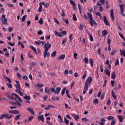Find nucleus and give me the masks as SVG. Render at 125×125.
<instances>
[{
  "label": "nucleus",
  "instance_id": "6e6d98bb",
  "mask_svg": "<svg viewBox=\"0 0 125 125\" xmlns=\"http://www.w3.org/2000/svg\"><path fill=\"white\" fill-rule=\"evenodd\" d=\"M115 124H116V120H114L111 122L110 125H114Z\"/></svg>",
  "mask_w": 125,
  "mask_h": 125
},
{
  "label": "nucleus",
  "instance_id": "5701e85b",
  "mask_svg": "<svg viewBox=\"0 0 125 125\" xmlns=\"http://www.w3.org/2000/svg\"><path fill=\"white\" fill-rule=\"evenodd\" d=\"M95 14L97 16H99L100 19H102V16H101V13L100 12H95Z\"/></svg>",
  "mask_w": 125,
  "mask_h": 125
},
{
  "label": "nucleus",
  "instance_id": "f3484780",
  "mask_svg": "<svg viewBox=\"0 0 125 125\" xmlns=\"http://www.w3.org/2000/svg\"><path fill=\"white\" fill-rule=\"evenodd\" d=\"M105 73L108 77H110V70H109L108 69L106 68L104 70Z\"/></svg>",
  "mask_w": 125,
  "mask_h": 125
},
{
  "label": "nucleus",
  "instance_id": "680f3d73",
  "mask_svg": "<svg viewBox=\"0 0 125 125\" xmlns=\"http://www.w3.org/2000/svg\"><path fill=\"white\" fill-rule=\"evenodd\" d=\"M101 93H102V91H100L97 95L98 97H100V96H101Z\"/></svg>",
  "mask_w": 125,
  "mask_h": 125
},
{
  "label": "nucleus",
  "instance_id": "b1692460",
  "mask_svg": "<svg viewBox=\"0 0 125 125\" xmlns=\"http://www.w3.org/2000/svg\"><path fill=\"white\" fill-rule=\"evenodd\" d=\"M99 102V101L97 99H95L93 101L94 105H98V103Z\"/></svg>",
  "mask_w": 125,
  "mask_h": 125
},
{
  "label": "nucleus",
  "instance_id": "a18cd8bd",
  "mask_svg": "<svg viewBox=\"0 0 125 125\" xmlns=\"http://www.w3.org/2000/svg\"><path fill=\"white\" fill-rule=\"evenodd\" d=\"M73 117L75 118L76 121H78L80 119V117L78 115H73Z\"/></svg>",
  "mask_w": 125,
  "mask_h": 125
},
{
  "label": "nucleus",
  "instance_id": "49530a36",
  "mask_svg": "<svg viewBox=\"0 0 125 125\" xmlns=\"http://www.w3.org/2000/svg\"><path fill=\"white\" fill-rule=\"evenodd\" d=\"M74 59H78V54L75 53L73 54Z\"/></svg>",
  "mask_w": 125,
  "mask_h": 125
},
{
  "label": "nucleus",
  "instance_id": "3c124183",
  "mask_svg": "<svg viewBox=\"0 0 125 125\" xmlns=\"http://www.w3.org/2000/svg\"><path fill=\"white\" fill-rule=\"evenodd\" d=\"M82 120L83 122H84L85 123H86V122H88V119L85 118H82Z\"/></svg>",
  "mask_w": 125,
  "mask_h": 125
},
{
  "label": "nucleus",
  "instance_id": "1a4fd4ad",
  "mask_svg": "<svg viewBox=\"0 0 125 125\" xmlns=\"http://www.w3.org/2000/svg\"><path fill=\"white\" fill-rule=\"evenodd\" d=\"M1 21H3V24L4 25H8V23H7V19L4 18V19L1 18L0 19Z\"/></svg>",
  "mask_w": 125,
  "mask_h": 125
},
{
  "label": "nucleus",
  "instance_id": "7ed1b4c3",
  "mask_svg": "<svg viewBox=\"0 0 125 125\" xmlns=\"http://www.w3.org/2000/svg\"><path fill=\"white\" fill-rule=\"evenodd\" d=\"M51 47V44H50L48 42H47L44 45V48H45V50H47L48 51V49H50Z\"/></svg>",
  "mask_w": 125,
  "mask_h": 125
},
{
  "label": "nucleus",
  "instance_id": "bf43d9fd",
  "mask_svg": "<svg viewBox=\"0 0 125 125\" xmlns=\"http://www.w3.org/2000/svg\"><path fill=\"white\" fill-rule=\"evenodd\" d=\"M9 32L10 33L13 31V28L10 27L8 28Z\"/></svg>",
  "mask_w": 125,
  "mask_h": 125
},
{
  "label": "nucleus",
  "instance_id": "37998d69",
  "mask_svg": "<svg viewBox=\"0 0 125 125\" xmlns=\"http://www.w3.org/2000/svg\"><path fill=\"white\" fill-rule=\"evenodd\" d=\"M83 24L80 23V26H79V30L80 31H82V30H83Z\"/></svg>",
  "mask_w": 125,
  "mask_h": 125
},
{
  "label": "nucleus",
  "instance_id": "774afa93",
  "mask_svg": "<svg viewBox=\"0 0 125 125\" xmlns=\"http://www.w3.org/2000/svg\"><path fill=\"white\" fill-rule=\"evenodd\" d=\"M84 62H86V63H88V58H84Z\"/></svg>",
  "mask_w": 125,
  "mask_h": 125
},
{
  "label": "nucleus",
  "instance_id": "2eb2a0df",
  "mask_svg": "<svg viewBox=\"0 0 125 125\" xmlns=\"http://www.w3.org/2000/svg\"><path fill=\"white\" fill-rule=\"evenodd\" d=\"M27 111H29L32 115H35V112H34V110L32 109L31 108H27Z\"/></svg>",
  "mask_w": 125,
  "mask_h": 125
},
{
  "label": "nucleus",
  "instance_id": "4be33fe9",
  "mask_svg": "<svg viewBox=\"0 0 125 125\" xmlns=\"http://www.w3.org/2000/svg\"><path fill=\"white\" fill-rule=\"evenodd\" d=\"M45 93H46L47 94H49V93H50V91L49 90L48 87H46L45 88Z\"/></svg>",
  "mask_w": 125,
  "mask_h": 125
},
{
  "label": "nucleus",
  "instance_id": "09e8293b",
  "mask_svg": "<svg viewBox=\"0 0 125 125\" xmlns=\"http://www.w3.org/2000/svg\"><path fill=\"white\" fill-rule=\"evenodd\" d=\"M62 35H63V36H66L67 35V31H63L61 32Z\"/></svg>",
  "mask_w": 125,
  "mask_h": 125
},
{
  "label": "nucleus",
  "instance_id": "f704fd0d",
  "mask_svg": "<svg viewBox=\"0 0 125 125\" xmlns=\"http://www.w3.org/2000/svg\"><path fill=\"white\" fill-rule=\"evenodd\" d=\"M16 83H17V84L15 85L16 88L20 87V83H19V82H18V81H16Z\"/></svg>",
  "mask_w": 125,
  "mask_h": 125
},
{
  "label": "nucleus",
  "instance_id": "f8f14e48",
  "mask_svg": "<svg viewBox=\"0 0 125 125\" xmlns=\"http://www.w3.org/2000/svg\"><path fill=\"white\" fill-rule=\"evenodd\" d=\"M50 108H53V109H54V108H55V106L48 104L47 107L44 108V109L47 110H49Z\"/></svg>",
  "mask_w": 125,
  "mask_h": 125
},
{
  "label": "nucleus",
  "instance_id": "393cba45",
  "mask_svg": "<svg viewBox=\"0 0 125 125\" xmlns=\"http://www.w3.org/2000/svg\"><path fill=\"white\" fill-rule=\"evenodd\" d=\"M111 95L113 98H114V100H116V99L117 98V96L115 95V93H114L113 90H112L111 91Z\"/></svg>",
  "mask_w": 125,
  "mask_h": 125
},
{
  "label": "nucleus",
  "instance_id": "864d4df0",
  "mask_svg": "<svg viewBox=\"0 0 125 125\" xmlns=\"http://www.w3.org/2000/svg\"><path fill=\"white\" fill-rule=\"evenodd\" d=\"M8 44H9V45H10V46H14V45H15V43H11L10 42H8Z\"/></svg>",
  "mask_w": 125,
  "mask_h": 125
},
{
  "label": "nucleus",
  "instance_id": "bb28decb",
  "mask_svg": "<svg viewBox=\"0 0 125 125\" xmlns=\"http://www.w3.org/2000/svg\"><path fill=\"white\" fill-rule=\"evenodd\" d=\"M107 34H108V32H107L106 30H104L102 32V36H103V37H104V36H106V35H107Z\"/></svg>",
  "mask_w": 125,
  "mask_h": 125
},
{
  "label": "nucleus",
  "instance_id": "4d7b16f0",
  "mask_svg": "<svg viewBox=\"0 0 125 125\" xmlns=\"http://www.w3.org/2000/svg\"><path fill=\"white\" fill-rule=\"evenodd\" d=\"M70 3H71L73 6H76V3H75L74 1H70Z\"/></svg>",
  "mask_w": 125,
  "mask_h": 125
},
{
  "label": "nucleus",
  "instance_id": "de8ad7c7",
  "mask_svg": "<svg viewBox=\"0 0 125 125\" xmlns=\"http://www.w3.org/2000/svg\"><path fill=\"white\" fill-rule=\"evenodd\" d=\"M84 74L83 76L82 77V79L83 80H84V79H85V77H86V71H84Z\"/></svg>",
  "mask_w": 125,
  "mask_h": 125
},
{
  "label": "nucleus",
  "instance_id": "c756f323",
  "mask_svg": "<svg viewBox=\"0 0 125 125\" xmlns=\"http://www.w3.org/2000/svg\"><path fill=\"white\" fill-rule=\"evenodd\" d=\"M30 48L31 49H32V50H33V51H34V52L36 53V54H38V53L37 52V50L36 49V48H34V46L31 45L30 46Z\"/></svg>",
  "mask_w": 125,
  "mask_h": 125
},
{
  "label": "nucleus",
  "instance_id": "052dcab7",
  "mask_svg": "<svg viewBox=\"0 0 125 125\" xmlns=\"http://www.w3.org/2000/svg\"><path fill=\"white\" fill-rule=\"evenodd\" d=\"M104 85H103V87H106V83H107V80H105L104 81Z\"/></svg>",
  "mask_w": 125,
  "mask_h": 125
},
{
  "label": "nucleus",
  "instance_id": "4468645a",
  "mask_svg": "<svg viewBox=\"0 0 125 125\" xmlns=\"http://www.w3.org/2000/svg\"><path fill=\"white\" fill-rule=\"evenodd\" d=\"M125 4H120L119 6L120 7L121 12H124L125 11V8H124Z\"/></svg>",
  "mask_w": 125,
  "mask_h": 125
},
{
  "label": "nucleus",
  "instance_id": "5fc2aeb1",
  "mask_svg": "<svg viewBox=\"0 0 125 125\" xmlns=\"http://www.w3.org/2000/svg\"><path fill=\"white\" fill-rule=\"evenodd\" d=\"M73 20H74V21H77V17H76L75 14H73Z\"/></svg>",
  "mask_w": 125,
  "mask_h": 125
},
{
  "label": "nucleus",
  "instance_id": "f03ea898",
  "mask_svg": "<svg viewBox=\"0 0 125 125\" xmlns=\"http://www.w3.org/2000/svg\"><path fill=\"white\" fill-rule=\"evenodd\" d=\"M88 15V18L89 19V23L91 25V26H93V25H97V23H96V22H95V21H94L93 19H92V15L90 14V13L88 12L87 13Z\"/></svg>",
  "mask_w": 125,
  "mask_h": 125
},
{
  "label": "nucleus",
  "instance_id": "e433bc0d",
  "mask_svg": "<svg viewBox=\"0 0 125 125\" xmlns=\"http://www.w3.org/2000/svg\"><path fill=\"white\" fill-rule=\"evenodd\" d=\"M64 123L65 124V125H69V120H68L67 119H66V118H64Z\"/></svg>",
  "mask_w": 125,
  "mask_h": 125
},
{
  "label": "nucleus",
  "instance_id": "f257e3e1",
  "mask_svg": "<svg viewBox=\"0 0 125 125\" xmlns=\"http://www.w3.org/2000/svg\"><path fill=\"white\" fill-rule=\"evenodd\" d=\"M91 83H92V78L89 77L88 79H87L85 82L84 90L83 92V94H85L86 93V91L88 90V85H90Z\"/></svg>",
  "mask_w": 125,
  "mask_h": 125
},
{
  "label": "nucleus",
  "instance_id": "13d9d810",
  "mask_svg": "<svg viewBox=\"0 0 125 125\" xmlns=\"http://www.w3.org/2000/svg\"><path fill=\"white\" fill-rule=\"evenodd\" d=\"M89 39L91 42H93V37L90 35L89 36Z\"/></svg>",
  "mask_w": 125,
  "mask_h": 125
},
{
  "label": "nucleus",
  "instance_id": "0e129e2a",
  "mask_svg": "<svg viewBox=\"0 0 125 125\" xmlns=\"http://www.w3.org/2000/svg\"><path fill=\"white\" fill-rule=\"evenodd\" d=\"M50 90L51 92H55V89L54 88H50Z\"/></svg>",
  "mask_w": 125,
  "mask_h": 125
},
{
  "label": "nucleus",
  "instance_id": "338daca9",
  "mask_svg": "<svg viewBox=\"0 0 125 125\" xmlns=\"http://www.w3.org/2000/svg\"><path fill=\"white\" fill-rule=\"evenodd\" d=\"M7 6H9V7H13V4H10V3H8L7 4Z\"/></svg>",
  "mask_w": 125,
  "mask_h": 125
},
{
  "label": "nucleus",
  "instance_id": "aec40b11",
  "mask_svg": "<svg viewBox=\"0 0 125 125\" xmlns=\"http://www.w3.org/2000/svg\"><path fill=\"white\" fill-rule=\"evenodd\" d=\"M107 120H108V121H114L115 119L114 118V116H109L107 118Z\"/></svg>",
  "mask_w": 125,
  "mask_h": 125
},
{
  "label": "nucleus",
  "instance_id": "79ce46f5",
  "mask_svg": "<svg viewBox=\"0 0 125 125\" xmlns=\"http://www.w3.org/2000/svg\"><path fill=\"white\" fill-rule=\"evenodd\" d=\"M8 88H12V84L10 83H7Z\"/></svg>",
  "mask_w": 125,
  "mask_h": 125
},
{
  "label": "nucleus",
  "instance_id": "ea45409f",
  "mask_svg": "<svg viewBox=\"0 0 125 125\" xmlns=\"http://www.w3.org/2000/svg\"><path fill=\"white\" fill-rule=\"evenodd\" d=\"M70 42L73 41V34H71L69 36Z\"/></svg>",
  "mask_w": 125,
  "mask_h": 125
},
{
  "label": "nucleus",
  "instance_id": "6e6552de",
  "mask_svg": "<svg viewBox=\"0 0 125 125\" xmlns=\"http://www.w3.org/2000/svg\"><path fill=\"white\" fill-rule=\"evenodd\" d=\"M38 121H41L42 123L44 122V117H43V115H40L38 116Z\"/></svg>",
  "mask_w": 125,
  "mask_h": 125
},
{
  "label": "nucleus",
  "instance_id": "6ab92c4d",
  "mask_svg": "<svg viewBox=\"0 0 125 125\" xmlns=\"http://www.w3.org/2000/svg\"><path fill=\"white\" fill-rule=\"evenodd\" d=\"M117 118H118V119L119 120L120 123H122V122H123V120L124 119V117H123V116H122V115H118L117 116Z\"/></svg>",
  "mask_w": 125,
  "mask_h": 125
},
{
  "label": "nucleus",
  "instance_id": "412c9836",
  "mask_svg": "<svg viewBox=\"0 0 125 125\" xmlns=\"http://www.w3.org/2000/svg\"><path fill=\"white\" fill-rule=\"evenodd\" d=\"M40 6L38 9L39 12H41V11L42 10V2L40 3Z\"/></svg>",
  "mask_w": 125,
  "mask_h": 125
},
{
  "label": "nucleus",
  "instance_id": "20e7f679",
  "mask_svg": "<svg viewBox=\"0 0 125 125\" xmlns=\"http://www.w3.org/2000/svg\"><path fill=\"white\" fill-rule=\"evenodd\" d=\"M23 98L25 100H26L27 103H30V100H31V97L30 96L25 95L23 97Z\"/></svg>",
  "mask_w": 125,
  "mask_h": 125
},
{
  "label": "nucleus",
  "instance_id": "a19ab883",
  "mask_svg": "<svg viewBox=\"0 0 125 125\" xmlns=\"http://www.w3.org/2000/svg\"><path fill=\"white\" fill-rule=\"evenodd\" d=\"M43 23V21H42V18H41L40 20L39 21V23L40 24V25H42Z\"/></svg>",
  "mask_w": 125,
  "mask_h": 125
},
{
  "label": "nucleus",
  "instance_id": "c9c22d12",
  "mask_svg": "<svg viewBox=\"0 0 125 125\" xmlns=\"http://www.w3.org/2000/svg\"><path fill=\"white\" fill-rule=\"evenodd\" d=\"M62 19L63 21H64L65 22L66 25H68L69 24V21L68 20V19H64V18H62Z\"/></svg>",
  "mask_w": 125,
  "mask_h": 125
},
{
  "label": "nucleus",
  "instance_id": "7c9ffc66",
  "mask_svg": "<svg viewBox=\"0 0 125 125\" xmlns=\"http://www.w3.org/2000/svg\"><path fill=\"white\" fill-rule=\"evenodd\" d=\"M66 89H67V88L66 87H64L63 88V89L62 91V94L61 95H62V96H63V95H64V94H65V91H66Z\"/></svg>",
  "mask_w": 125,
  "mask_h": 125
},
{
  "label": "nucleus",
  "instance_id": "72a5a7b5",
  "mask_svg": "<svg viewBox=\"0 0 125 125\" xmlns=\"http://www.w3.org/2000/svg\"><path fill=\"white\" fill-rule=\"evenodd\" d=\"M56 51H54L51 55V57H55L56 56Z\"/></svg>",
  "mask_w": 125,
  "mask_h": 125
},
{
  "label": "nucleus",
  "instance_id": "603ef678",
  "mask_svg": "<svg viewBox=\"0 0 125 125\" xmlns=\"http://www.w3.org/2000/svg\"><path fill=\"white\" fill-rule=\"evenodd\" d=\"M36 86H37L38 87H42V86H43V84L39 83L36 85Z\"/></svg>",
  "mask_w": 125,
  "mask_h": 125
},
{
  "label": "nucleus",
  "instance_id": "dca6fc26",
  "mask_svg": "<svg viewBox=\"0 0 125 125\" xmlns=\"http://www.w3.org/2000/svg\"><path fill=\"white\" fill-rule=\"evenodd\" d=\"M111 79L112 80H115L116 79V72L115 71H113L111 74Z\"/></svg>",
  "mask_w": 125,
  "mask_h": 125
},
{
  "label": "nucleus",
  "instance_id": "0eeeda50",
  "mask_svg": "<svg viewBox=\"0 0 125 125\" xmlns=\"http://www.w3.org/2000/svg\"><path fill=\"white\" fill-rule=\"evenodd\" d=\"M3 116L4 118H5V119H8V120L10 119L11 118H12V115H11L10 116L8 115V114H3Z\"/></svg>",
  "mask_w": 125,
  "mask_h": 125
},
{
  "label": "nucleus",
  "instance_id": "423d86ee",
  "mask_svg": "<svg viewBox=\"0 0 125 125\" xmlns=\"http://www.w3.org/2000/svg\"><path fill=\"white\" fill-rule=\"evenodd\" d=\"M104 24L106 26H109V25H110V23H109V21H108L107 20V18H106V16H104Z\"/></svg>",
  "mask_w": 125,
  "mask_h": 125
},
{
  "label": "nucleus",
  "instance_id": "e2e57ef3",
  "mask_svg": "<svg viewBox=\"0 0 125 125\" xmlns=\"http://www.w3.org/2000/svg\"><path fill=\"white\" fill-rule=\"evenodd\" d=\"M14 114H20V112H19V111H18V110H14Z\"/></svg>",
  "mask_w": 125,
  "mask_h": 125
},
{
  "label": "nucleus",
  "instance_id": "c85d7f7f",
  "mask_svg": "<svg viewBox=\"0 0 125 125\" xmlns=\"http://www.w3.org/2000/svg\"><path fill=\"white\" fill-rule=\"evenodd\" d=\"M21 90H22V88H21V87H18L17 88H16V89L15 90L16 92H19L20 91H21Z\"/></svg>",
  "mask_w": 125,
  "mask_h": 125
},
{
  "label": "nucleus",
  "instance_id": "39448f33",
  "mask_svg": "<svg viewBox=\"0 0 125 125\" xmlns=\"http://www.w3.org/2000/svg\"><path fill=\"white\" fill-rule=\"evenodd\" d=\"M43 56L44 58H46V57H49V56H50V53L48 52V51L45 50L43 53Z\"/></svg>",
  "mask_w": 125,
  "mask_h": 125
},
{
  "label": "nucleus",
  "instance_id": "a878e982",
  "mask_svg": "<svg viewBox=\"0 0 125 125\" xmlns=\"http://www.w3.org/2000/svg\"><path fill=\"white\" fill-rule=\"evenodd\" d=\"M4 78L6 80V81H7V82H8V83H12V82H11V80H10V79L8 77H7V76H4Z\"/></svg>",
  "mask_w": 125,
  "mask_h": 125
},
{
  "label": "nucleus",
  "instance_id": "473e14b6",
  "mask_svg": "<svg viewBox=\"0 0 125 125\" xmlns=\"http://www.w3.org/2000/svg\"><path fill=\"white\" fill-rule=\"evenodd\" d=\"M20 117H21V115L20 114L17 115L15 118V121H18V120L20 119Z\"/></svg>",
  "mask_w": 125,
  "mask_h": 125
},
{
  "label": "nucleus",
  "instance_id": "58836bf2",
  "mask_svg": "<svg viewBox=\"0 0 125 125\" xmlns=\"http://www.w3.org/2000/svg\"><path fill=\"white\" fill-rule=\"evenodd\" d=\"M26 17H27V15H26L22 17L21 19V22H24V21H25V20H26Z\"/></svg>",
  "mask_w": 125,
  "mask_h": 125
},
{
  "label": "nucleus",
  "instance_id": "c03bdc74",
  "mask_svg": "<svg viewBox=\"0 0 125 125\" xmlns=\"http://www.w3.org/2000/svg\"><path fill=\"white\" fill-rule=\"evenodd\" d=\"M106 104L107 105H111V100H110V99H108L107 100V101L106 102Z\"/></svg>",
  "mask_w": 125,
  "mask_h": 125
},
{
  "label": "nucleus",
  "instance_id": "9d476101",
  "mask_svg": "<svg viewBox=\"0 0 125 125\" xmlns=\"http://www.w3.org/2000/svg\"><path fill=\"white\" fill-rule=\"evenodd\" d=\"M113 9H111L110 10V17L112 20V21H114V19H115V17H114V14H113Z\"/></svg>",
  "mask_w": 125,
  "mask_h": 125
},
{
  "label": "nucleus",
  "instance_id": "8fccbe9b",
  "mask_svg": "<svg viewBox=\"0 0 125 125\" xmlns=\"http://www.w3.org/2000/svg\"><path fill=\"white\" fill-rule=\"evenodd\" d=\"M16 105H18L19 107H21V106H22V104L18 101L16 102Z\"/></svg>",
  "mask_w": 125,
  "mask_h": 125
},
{
  "label": "nucleus",
  "instance_id": "ddd939ff",
  "mask_svg": "<svg viewBox=\"0 0 125 125\" xmlns=\"http://www.w3.org/2000/svg\"><path fill=\"white\" fill-rule=\"evenodd\" d=\"M63 59H65V54L61 55L58 58V60H63Z\"/></svg>",
  "mask_w": 125,
  "mask_h": 125
},
{
  "label": "nucleus",
  "instance_id": "9b49d317",
  "mask_svg": "<svg viewBox=\"0 0 125 125\" xmlns=\"http://www.w3.org/2000/svg\"><path fill=\"white\" fill-rule=\"evenodd\" d=\"M105 122H106V120H105V119L103 118L100 120L99 124L100 125H105Z\"/></svg>",
  "mask_w": 125,
  "mask_h": 125
},
{
  "label": "nucleus",
  "instance_id": "a211bd4d",
  "mask_svg": "<svg viewBox=\"0 0 125 125\" xmlns=\"http://www.w3.org/2000/svg\"><path fill=\"white\" fill-rule=\"evenodd\" d=\"M60 90H61V88L60 87H57L56 90L55 92V94H58L59 92H60Z\"/></svg>",
  "mask_w": 125,
  "mask_h": 125
},
{
  "label": "nucleus",
  "instance_id": "69168bd1",
  "mask_svg": "<svg viewBox=\"0 0 125 125\" xmlns=\"http://www.w3.org/2000/svg\"><path fill=\"white\" fill-rule=\"evenodd\" d=\"M119 59H117L116 60V63H115V66H117V65H119Z\"/></svg>",
  "mask_w": 125,
  "mask_h": 125
},
{
  "label": "nucleus",
  "instance_id": "2f4dec72",
  "mask_svg": "<svg viewBox=\"0 0 125 125\" xmlns=\"http://www.w3.org/2000/svg\"><path fill=\"white\" fill-rule=\"evenodd\" d=\"M89 62L91 67H93V60L92 59H89Z\"/></svg>",
  "mask_w": 125,
  "mask_h": 125
},
{
  "label": "nucleus",
  "instance_id": "cd10ccee",
  "mask_svg": "<svg viewBox=\"0 0 125 125\" xmlns=\"http://www.w3.org/2000/svg\"><path fill=\"white\" fill-rule=\"evenodd\" d=\"M120 55H123V56L125 57V49H124L123 51L122 50H120Z\"/></svg>",
  "mask_w": 125,
  "mask_h": 125
},
{
  "label": "nucleus",
  "instance_id": "4c0bfd02",
  "mask_svg": "<svg viewBox=\"0 0 125 125\" xmlns=\"http://www.w3.org/2000/svg\"><path fill=\"white\" fill-rule=\"evenodd\" d=\"M115 53H117V50H115L112 51L111 53H110V55L113 56V55H115Z\"/></svg>",
  "mask_w": 125,
  "mask_h": 125
}]
</instances>
